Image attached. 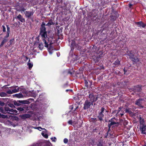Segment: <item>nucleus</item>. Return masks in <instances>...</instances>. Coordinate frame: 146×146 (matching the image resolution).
I'll return each mask as SVG.
<instances>
[{"instance_id":"f257e3e1","label":"nucleus","mask_w":146,"mask_h":146,"mask_svg":"<svg viewBox=\"0 0 146 146\" xmlns=\"http://www.w3.org/2000/svg\"><path fill=\"white\" fill-rule=\"evenodd\" d=\"M45 23L44 22L42 23L40 29L39 35L40 36L43 40L44 41L45 47H48V43L49 42V44L50 46L53 42H52V40L53 39V36H50L49 37L47 35V32L46 31V28L45 27Z\"/></svg>"},{"instance_id":"f03ea898","label":"nucleus","mask_w":146,"mask_h":146,"mask_svg":"<svg viewBox=\"0 0 146 146\" xmlns=\"http://www.w3.org/2000/svg\"><path fill=\"white\" fill-rule=\"evenodd\" d=\"M33 100H34L33 99L30 98L26 100H14L13 102L15 105L18 106L16 109L19 112L24 113L29 110L27 105L25 104H30L31 101Z\"/></svg>"},{"instance_id":"7ed1b4c3","label":"nucleus","mask_w":146,"mask_h":146,"mask_svg":"<svg viewBox=\"0 0 146 146\" xmlns=\"http://www.w3.org/2000/svg\"><path fill=\"white\" fill-rule=\"evenodd\" d=\"M70 42V43L69 42V44H70V46L71 48V51H73L74 47L78 50H81L82 47L78 45V44H76L75 41L74 40H71V41H69Z\"/></svg>"},{"instance_id":"20e7f679","label":"nucleus","mask_w":146,"mask_h":146,"mask_svg":"<svg viewBox=\"0 0 146 146\" xmlns=\"http://www.w3.org/2000/svg\"><path fill=\"white\" fill-rule=\"evenodd\" d=\"M141 87V86L137 85L133 86L132 88L131 89L134 92H141L142 90Z\"/></svg>"},{"instance_id":"39448f33","label":"nucleus","mask_w":146,"mask_h":146,"mask_svg":"<svg viewBox=\"0 0 146 146\" xmlns=\"http://www.w3.org/2000/svg\"><path fill=\"white\" fill-rule=\"evenodd\" d=\"M90 102L88 100H86L84 104L83 109L85 110L88 109L90 108Z\"/></svg>"},{"instance_id":"423d86ee","label":"nucleus","mask_w":146,"mask_h":146,"mask_svg":"<svg viewBox=\"0 0 146 146\" xmlns=\"http://www.w3.org/2000/svg\"><path fill=\"white\" fill-rule=\"evenodd\" d=\"M9 36L6 35L3 38V40L1 42V44L0 45V48L2 47L4 44L7 42L9 40L8 37Z\"/></svg>"},{"instance_id":"0eeeda50","label":"nucleus","mask_w":146,"mask_h":146,"mask_svg":"<svg viewBox=\"0 0 146 146\" xmlns=\"http://www.w3.org/2000/svg\"><path fill=\"white\" fill-rule=\"evenodd\" d=\"M120 125V123L118 122H111L108 124V127L109 128H110L112 127V128L113 127H117Z\"/></svg>"},{"instance_id":"6e6552de","label":"nucleus","mask_w":146,"mask_h":146,"mask_svg":"<svg viewBox=\"0 0 146 146\" xmlns=\"http://www.w3.org/2000/svg\"><path fill=\"white\" fill-rule=\"evenodd\" d=\"M34 12L33 11H26L24 12L25 16L26 17L29 18L31 16L33 15Z\"/></svg>"},{"instance_id":"1a4fd4ad","label":"nucleus","mask_w":146,"mask_h":146,"mask_svg":"<svg viewBox=\"0 0 146 146\" xmlns=\"http://www.w3.org/2000/svg\"><path fill=\"white\" fill-rule=\"evenodd\" d=\"M35 129H38L39 130L41 131L42 129L44 130L41 133V134L45 138H47L48 137V135L46 133H44V132H46V130L45 129V128H35Z\"/></svg>"},{"instance_id":"9d476101","label":"nucleus","mask_w":146,"mask_h":146,"mask_svg":"<svg viewBox=\"0 0 146 146\" xmlns=\"http://www.w3.org/2000/svg\"><path fill=\"white\" fill-rule=\"evenodd\" d=\"M31 117L30 115L29 114H24L20 115L21 119L23 120H25L27 119L30 118Z\"/></svg>"},{"instance_id":"9b49d317","label":"nucleus","mask_w":146,"mask_h":146,"mask_svg":"<svg viewBox=\"0 0 146 146\" xmlns=\"http://www.w3.org/2000/svg\"><path fill=\"white\" fill-rule=\"evenodd\" d=\"M143 101H144L143 99L139 98L136 101L135 104V105L138 106H141V105H142V102Z\"/></svg>"},{"instance_id":"f8f14e48","label":"nucleus","mask_w":146,"mask_h":146,"mask_svg":"<svg viewBox=\"0 0 146 146\" xmlns=\"http://www.w3.org/2000/svg\"><path fill=\"white\" fill-rule=\"evenodd\" d=\"M15 18L19 20L21 22H25V19L20 14H19L17 16L15 17Z\"/></svg>"},{"instance_id":"ddd939ff","label":"nucleus","mask_w":146,"mask_h":146,"mask_svg":"<svg viewBox=\"0 0 146 146\" xmlns=\"http://www.w3.org/2000/svg\"><path fill=\"white\" fill-rule=\"evenodd\" d=\"M140 123V125H141V128H145L146 127V125H144V119L142 118L141 117H140L139 118Z\"/></svg>"},{"instance_id":"4468645a","label":"nucleus","mask_w":146,"mask_h":146,"mask_svg":"<svg viewBox=\"0 0 146 146\" xmlns=\"http://www.w3.org/2000/svg\"><path fill=\"white\" fill-rule=\"evenodd\" d=\"M135 24L139 27H142L143 28H144L146 26V25L142 21L136 22Z\"/></svg>"},{"instance_id":"2eb2a0df","label":"nucleus","mask_w":146,"mask_h":146,"mask_svg":"<svg viewBox=\"0 0 146 146\" xmlns=\"http://www.w3.org/2000/svg\"><path fill=\"white\" fill-rule=\"evenodd\" d=\"M95 96L93 94H90L89 95V98L90 99V101L94 102Z\"/></svg>"},{"instance_id":"dca6fc26","label":"nucleus","mask_w":146,"mask_h":146,"mask_svg":"<svg viewBox=\"0 0 146 146\" xmlns=\"http://www.w3.org/2000/svg\"><path fill=\"white\" fill-rule=\"evenodd\" d=\"M118 16V15L117 13H116V14H111L110 15V17L111 18V19L113 21H114L116 19Z\"/></svg>"},{"instance_id":"f3484780","label":"nucleus","mask_w":146,"mask_h":146,"mask_svg":"<svg viewBox=\"0 0 146 146\" xmlns=\"http://www.w3.org/2000/svg\"><path fill=\"white\" fill-rule=\"evenodd\" d=\"M97 146H105L102 140H100L97 143Z\"/></svg>"},{"instance_id":"a211bd4d","label":"nucleus","mask_w":146,"mask_h":146,"mask_svg":"<svg viewBox=\"0 0 146 146\" xmlns=\"http://www.w3.org/2000/svg\"><path fill=\"white\" fill-rule=\"evenodd\" d=\"M31 108L33 110H36L37 109V105L35 104H31Z\"/></svg>"},{"instance_id":"6ab92c4d","label":"nucleus","mask_w":146,"mask_h":146,"mask_svg":"<svg viewBox=\"0 0 146 146\" xmlns=\"http://www.w3.org/2000/svg\"><path fill=\"white\" fill-rule=\"evenodd\" d=\"M13 96L16 97L17 98H22L23 97V95H22L21 93H20L19 94H17L13 95Z\"/></svg>"},{"instance_id":"aec40b11","label":"nucleus","mask_w":146,"mask_h":146,"mask_svg":"<svg viewBox=\"0 0 146 146\" xmlns=\"http://www.w3.org/2000/svg\"><path fill=\"white\" fill-rule=\"evenodd\" d=\"M8 118V116L7 115H5L3 114H1V113H0V118L5 119Z\"/></svg>"},{"instance_id":"412c9836","label":"nucleus","mask_w":146,"mask_h":146,"mask_svg":"<svg viewBox=\"0 0 146 146\" xmlns=\"http://www.w3.org/2000/svg\"><path fill=\"white\" fill-rule=\"evenodd\" d=\"M18 87L17 86H13L11 87V88H13L14 89L12 90V92L13 93H15L18 92V91L17 90L16 88Z\"/></svg>"},{"instance_id":"4be33fe9","label":"nucleus","mask_w":146,"mask_h":146,"mask_svg":"<svg viewBox=\"0 0 146 146\" xmlns=\"http://www.w3.org/2000/svg\"><path fill=\"white\" fill-rule=\"evenodd\" d=\"M5 110L6 111H10L12 112V111H13V109L11 108H9V107L5 106Z\"/></svg>"},{"instance_id":"5701e85b","label":"nucleus","mask_w":146,"mask_h":146,"mask_svg":"<svg viewBox=\"0 0 146 146\" xmlns=\"http://www.w3.org/2000/svg\"><path fill=\"white\" fill-rule=\"evenodd\" d=\"M131 59L132 61L135 62H137L139 61V59L137 57H133Z\"/></svg>"},{"instance_id":"b1692460","label":"nucleus","mask_w":146,"mask_h":146,"mask_svg":"<svg viewBox=\"0 0 146 146\" xmlns=\"http://www.w3.org/2000/svg\"><path fill=\"white\" fill-rule=\"evenodd\" d=\"M6 26L7 30V34L6 35L9 36V34L10 33V28L9 27L8 25H6Z\"/></svg>"},{"instance_id":"393cba45","label":"nucleus","mask_w":146,"mask_h":146,"mask_svg":"<svg viewBox=\"0 0 146 146\" xmlns=\"http://www.w3.org/2000/svg\"><path fill=\"white\" fill-rule=\"evenodd\" d=\"M7 94L5 92H0V96L1 97L7 96Z\"/></svg>"},{"instance_id":"a878e982","label":"nucleus","mask_w":146,"mask_h":146,"mask_svg":"<svg viewBox=\"0 0 146 146\" xmlns=\"http://www.w3.org/2000/svg\"><path fill=\"white\" fill-rule=\"evenodd\" d=\"M139 130L141 131V133L146 134V128H139Z\"/></svg>"},{"instance_id":"bb28decb","label":"nucleus","mask_w":146,"mask_h":146,"mask_svg":"<svg viewBox=\"0 0 146 146\" xmlns=\"http://www.w3.org/2000/svg\"><path fill=\"white\" fill-rule=\"evenodd\" d=\"M54 24V23L52 21L50 20L49 21V22L47 24H45V25L46 26H50L51 25H52Z\"/></svg>"},{"instance_id":"cd10ccee","label":"nucleus","mask_w":146,"mask_h":146,"mask_svg":"<svg viewBox=\"0 0 146 146\" xmlns=\"http://www.w3.org/2000/svg\"><path fill=\"white\" fill-rule=\"evenodd\" d=\"M93 59L94 60V61L95 62H97L99 61V58L98 57L96 56H94L93 58Z\"/></svg>"},{"instance_id":"c85d7f7f","label":"nucleus","mask_w":146,"mask_h":146,"mask_svg":"<svg viewBox=\"0 0 146 146\" xmlns=\"http://www.w3.org/2000/svg\"><path fill=\"white\" fill-rule=\"evenodd\" d=\"M120 61L118 60H116L114 63H113V64H114L115 66H119L120 64Z\"/></svg>"},{"instance_id":"c756f323","label":"nucleus","mask_w":146,"mask_h":146,"mask_svg":"<svg viewBox=\"0 0 146 146\" xmlns=\"http://www.w3.org/2000/svg\"><path fill=\"white\" fill-rule=\"evenodd\" d=\"M97 120L98 119L96 118H92L90 119V121L91 122H96Z\"/></svg>"},{"instance_id":"7c9ffc66","label":"nucleus","mask_w":146,"mask_h":146,"mask_svg":"<svg viewBox=\"0 0 146 146\" xmlns=\"http://www.w3.org/2000/svg\"><path fill=\"white\" fill-rule=\"evenodd\" d=\"M116 119L115 118H112L110 120H109V122L110 123L111 122H116Z\"/></svg>"},{"instance_id":"2f4dec72","label":"nucleus","mask_w":146,"mask_h":146,"mask_svg":"<svg viewBox=\"0 0 146 146\" xmlns=\"http://www.w3.org/2000/svg\"><path fill=\"white\" fill-rule=\"evenodd\" d=\"M6 111L5 110H4L2 108H0V112H1L2 114H5Z\"/></svg>"},{"instance_id":"473e14b6","label":"nucleus","mask_w":146,"mask_h":146,"mask_svg":"<svg viewBox=\"0 0 146 146\" xmlns=\"http://www.w3.org/2000/svg\"><path fill=\"white\" fill-rule=\"evenodd\" d=\"M125 112L128 113L129 114H131L132 113V112L131 111L130 109H126L125 110Z\"/></svg>"},{"instance_id":"72a5a7b5","label":"nucleus","mask_w":146,"mask_h":146,"mask_svg":"<svg viewBox=\"0 0 146 146\" xmlns=\"http://www.w3.org/2000/svg\"><path fill=\"white\" fill-rule=\"evenodd\" d=\"M127 55L129 56L130 59H131L134 56L133 54L131 52H129L127 54Z\"/></svg>"},{"instance_id":"f704fd0d","label":"nucleus","mask_w":146,"mask_h":146,"mask_svg":"<svg viewBox=\"0 0 146 146\" xmlns=\"http://www.w3.org/2000/svg\"><path fill=\"white\" fill-rule=\"evenodd\" d=\"M84 83L85 86L87 88H88L89 87V84L88 82L86 80H84Z\"/></svg>"},{"instance_id":"c9c22d12","label":"nucleus","mask_w":146,"mask_h":146,"mask_svg":"<svg viewBox=\"0 0 146 146\" xmlns=\"http://www.w3.org/2000/svg\"><path fill=\"white\" fill-rule=\"evenodd\" d=\"M38 47L40 50H42L43 49V46L42 43L39 44Z\"/></svg>"},{"instance_id":"e433bc0d","label":"nucleus","mask_w":146,"mask_h":146,"mask_svg":"<svg viewBox=\"0 0 146 146\" xmlns=\"http://www.w3.org/2000/svg\"><path fill=\"white\" fill-rule=\"evenodd\" d=\"M105 110V109L104 108H102L101 109V112L99 113L100 115H102V116H104V115L103 114V113Z\"/></svg>"},{"instance_id":"4c0bfd02","label":"nucleus","mask_w":146,"mask_h":146,"mask_svg":"<svg viewBox=\"0 0 146 146\" xmlns=\"http://www.w3.org/2000/svg\"><path fill=\"white\" fill-rule=\"evenodd\" d=\"M104 116H102V115H100L99 116H98V119L100 121H102L103 120L102 117H103Z\"/></svg>"},{"instance_id":"58836bf2","label":"nucleus","mask_w":146,"mask_h":146,"mask_svg":"<svg viewBox=\"0 0 146 146\" xmlns=\"http://www.w3.org/2000/svg\"><path fill=\"white\" fill-rule=\"evenodd\" d=\"M27 65L29 66V69H31L33 66V64L30 63H28Z\"/></svg>"},{"instance_id":"ea45409f","label":"nucleus","mask_w":146,"mask_h":146,"mask_svg":"<svg viewBox=\"0 0 146 146\" xmlns=\"http://www.w3.org/2000/svg\"><path fill=\"white\" fill-rule=\"evenodd\" d=\"M14 38L11 39H10L9 42V45H10L12 44V43L14 41Z\"/></svg>"},{"instance_id":"a19ab883","label":"nucleus","mask_w":146,"mask_h":146,"mask_svg":"<svg viewBox=\"0 0 146 146\" xmlns=\"http://www.w3.org/2000/svg\"><path fill=\"white\" fill-rule=\"evenodd\" d=\"M8 105L9 107L12 108H15V107L13 104H8Z\"/></svg>"},{"instance_id":"79ce46f5","label":"nucleus","mask_w":146,"mask_h":146,"mask_svg":"<svg viewBox=\"0 0 146 146\" xmlns=\"http://www.w3.org/2000/svg\"><path fill=\"white\" fill-rule=\"evenodd\" d=\"M2 28L3 29V32H5L6 31V28L5 27V26L3 25L2 26Z\"/></svg>"},{"instance_id":"37998d69","label":"nucleus","mask_w":146,"mask_h":146,"mask_svg":"<svg viewBox=\"0 0 146 146\" xmlns=\"http://www.w3.org/2000/svg\"><path fill=\"white\" fill-rule=\"evenodd\" d=\"M123 70L124 72V74H126L127 75H128V73H127V70H126L125 69V68H124Z\"/></svg>"},{"instance_id":"c03bdc74","label":"nucleus","mask_w":146,"mask_h":146,"mask_svg":"<svg viewBox=\"0 0 146 146\" xmlns=\"http://www.w3.org/2000/svg\"><path fill=\"white\" fill-rule=\"evenodd\" d=\"M63 141L65 143H67L68 142V140L67 138H65L64 139Z\"/></svg>"},{"instance_id":"a18cd8bd","label":"nucleus","mask_w":146,"mask_h":146,"mask_svg":"<svg viewBox=\"0 0 146 146\" xmlns=\"http://www.w3.org/2000/svg\"><path fill=\"white\" fill-rule=\"evenodd\" d=\"M22 92L23 93L27 95V94H28L27 91H26V90H23L22 91Z\"/></svg>"},{"instance_id":"49530a36","label":"nucleus","mask_w":146,"mask_h":146,"mask_svg":"<svg viewBox=\"0 0 146 146\" xmlns=\"http://www.w3.org/2000/svg\"><path fill=\"white\" fill-rule=\"evenodd\" d=\"M5 105V103L4 102L0 101V106H3Z\"/></svg>"},{"instance_id":"de8ad7c7","label":"nucleus","mask_w":146,"mask_h":146,"mask_svg":"<svg viewBox=\"0 0 146 146\" xmlns=\"http://www.w3.org/2000/svg\"><path fill=\"white\" fill-rule=\"evenodd\" d=\"M7 94H13V92H12V90L11 91V90H9L7 91Z\"/></svg>"},{"instance_id":"09e8293b","label":"nucleus","mask_w":146,"mask_h":146,"mask_svg":"<svg viewBox=\"0 0 146 146\" xmlns=\"http://www.w3.org/2000/svg\"><path fill=\"white\" fill-rule=\"evenodd\" d=\"M36 42H35V44H36V43H39V38L38 37H36Z\"/></svg>"},{"instance_id":"8fccbe9b","label":"nucleus","mask_w":146,"mask_h":146,"mask_svg":"<svg viewBox=\"0 0 146 146\" xmlns=\"http://www.w3.org/2000/svg\"><path fill=\"white\" fill-rule=\"evenodd\" d=\"M12 112L14 113H17L18 111L16 110H13V111H12Z\"/></svg>"},{"instance_id":"3c124183","label":"nucleus","mask_w":146,"mask_h":146,"mask_svg":"<svg viewBox=\"0 0 146 146\" xmlns=\"http://www.w3.org/2000/svg\"><path fill=\"white\" fill-rule=\"evenodd\" d=\"M72 120H69L68 121V123L69 124H70L72 125Z\"/></svg>"},{"instance_id":"603ef678","label":"nucleus","mask_w":146,"mask_h":146,"mask_svg":"<svg viewBox=\"0 0 146 146\" xmlns=\"http://www.w3.org/2000/svg\"><path fill=\"white\" fill-rule=\"evenodd\" d=\"M26 10V9H25V8H23L21 9V11H23V12H24Z\"/></svg>"},{"instance_id":"864d4df0","label":"nucleus","mask_w":146,"mask_h":146,"mask_svg":"<svg viewBox=\"0 0 146 146\" xmlns=\"http://www.w3.org/2000/svg\"><path fill=\"white\" fill-rule=\"evenodd\" d=\"M69 108L70 109H71V110H72L73 109V106H72V105H71V106H70Z\"/></svg>"},{"instance_id":"5fc2aeb1","label":"nucleus","mask_w":146,"mask_h":146,"mask_svg":"<svg viewBox=\"0 0 146 146\" xmlns=\"http://www.w3.org/2000/svg\"><path fill=\"white\" fill-rule=\"evenodd\" d=\"M129 7L130 8H131V7L132 6H133V4H131V3H129Z\"/></svg>"},{"instance_id":"6e6d98bb","label":"nucleus","mask_w":146,"mask_h":146,"mask_svg":"<svg viewBox=\"0 0 146 146\" xmlns=\"http://www.w3.org/2000/svg\"><path fill=\"white\" fill-rule=\"evenodd\" d=\"M21 89V87H19L17 89H16L18 91V92L19 91V90Z\"/></svg>"},{"instance_id":"4d7b16f0","label":"nucleus","mask_w":146,"mask_h":146,"mask_svg":"<svg viewBox=\"0 0 146 146\" xmlns=\"http://www.w3.org/2000/svg\"><path fill=\"white\" fill-rule=\"evenodd\" d=\"M98 99V97H96L95 96V100L94 102L96 101V100H97Z\"/></svg>"},{"instance_id":"13d9d810","label":"nucleus","mask_w":146,"mask_h":146,"mask_svg":"<svg viewBox=\"0 0 146 146\" xmlns=\"http://www.w3.org/2000/svg\"><path fill=\"white\" fill-rule=\"evenodd\" d=\"M122 108V107H119V108L118 109V112H119V111H120V110H121V109Z\"/></svg>"},{"instance_id":"bf43d9fd","label":"nucleus","mask_w":146,"mask_h":146,"mask_svg":"<svg viewBox=\"0 0 146 146\" xmlns=\"http://www.w3.org/2000/svg\"><path fill=\"white\" fill-rule=\"evenodd\" d=\"M90 104H91V105H93V103L94 102H92V101H90Z\"/></svg>"},{"instance_id":"052dcab7","label":"nucleus","mask_w":146,"mask_h":146,"mask_svg":"<svg viewBox=\"0 0 146 146\" xmlns=\"http://www.w3.org/2000/svg\"><path fill=\"white\" fill-rule=\"evenodd\" d=\"M68 74H70L71 75L72 74H73L72 72H70V71H68Z\"/></svg>"},{"instance_id":"680f3d73","label":"nucleus","mask_w":146,"mask_h":146,"mask_svg":"<svg viewBox=\"0 0 146 146\" xmlns=\"http://www.w3.org/2000/svg\"><path fill=\"white\" fill-rule=\"evenodd\" d=\"M125 123L126 124H127L126 121H124V122H123L124 125H125Z\"/></svg>"},{"instance_id":"e2e57ef3","label":"nucleus","mask_w":146,"mask_h":146,"mask_svg":"<svg viewBox=\"0 0 146 146\" xmlns=\"http://www.w3.org/2000/svg\"><path fill=\"white\" fill-rule=\"evenodd\" d=\"M78 108V106H77L76 107V108H75V110H74V111H75Z\"/></svg>"},{"instance_id":"0e129e2a","label":"nucleus","mask_w":146,"mask_h":146,"mask_svg":"<svg viewBox=\"0 0 146 146\" xmlns=\"http://www.w3.org/2000/svg\"><path fill=\"white\" fill-rule=\"evenodd\" d=\"M67 86V84H65L64 86H63V87H65L66 86Z\"/></svg>"},{"instance_id":"69168bd1","label":"nucleus","mask_w":146,"mask_h":146,"mask_svg":"<svg viewBox=\"0 0 146 146\" xmlns=\"http://www.w3.org/2000/svg\"><path fill=\"white\" fill-rule=\"evenodd\" d=\"M15 120H18V117H15Z\"/></svg>"},{"instance_id":"338daca9","label":"nucleus","mask_w":146,"mask_h":146,"mask_svg":"<svg viewBox=\"0 0 146 146\" xmlns=\"http://www.w3.org/2000/svg\"><path fill=\"white\" fill-rule=\"evenodd\" d=\"M139 106V107L142 108H143L144 107L143 106H142L141 105V106Z\"/></svg>"},{"instance_id":"774afa93","label":"nucleus","mask_w":146,"mask_h":146,"mask_svg":"<svg viewBox=\"0 0 146 146\" xmlns=\"http://www.w3.org/2000/svg\"><path fill=\"white\" fill-rule=\"evenodd\" d=\"M143 146H146V142L145 143V144L144 145H143Z\"/></svg>"}]
</instances>
